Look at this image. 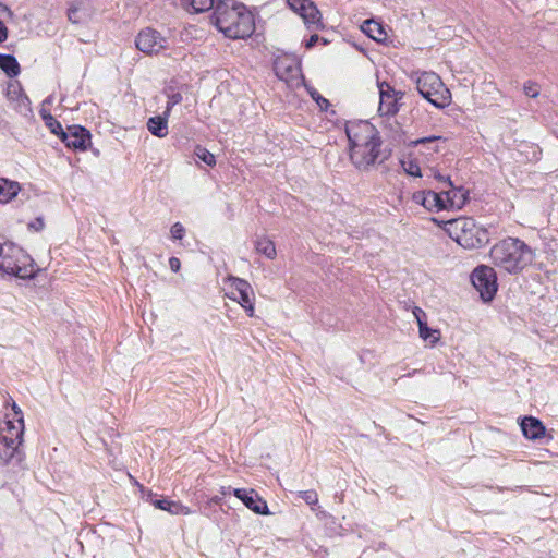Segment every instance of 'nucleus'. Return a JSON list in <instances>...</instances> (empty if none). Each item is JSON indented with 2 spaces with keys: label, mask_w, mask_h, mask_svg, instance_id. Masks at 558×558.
<instances>
[{
  "label": "nucleus",
  "mask_w": 558,
  "mask_h": 558,
  "mask_svg": "<svg viewBox=\"0 0 558 558\" xmlns=\"http://www.w3.org/2000/svg\"><path fill=\"white\" fill-rule=\"evenodd\" d=\"M350 160L360 170H368L379 156L381 138L378 130L368 121H353L345 126Z\"/></svg>",
  "instance_id": "f257e3e1"
},
{
  "label": "nucleus",
  "mask_w": 558,
  "mask_h": 558,
  "mask_svg": "<svg viewBox=\"0 0 558 558\" xmlns=\"http://www.w3.org/2000/svg\"><path fill=\"white\" fill-rule=\"evenodd\" d=\"M211 22L230 39H245L255 32L253 13L245 5L231 0L216 5Z\"/></svg>",
  "instance_id": "f03ea898"
},
{
  "label": "nucleus",
  "mask_w": 558,
  "mask_h": 558,
  "mask_svg": "<svg viewBox=\"0 0 558 558\" xmlns=\"http://www.w3.org/2000/svg\"><path fill=\"white\" fill-rule=\"evenodd\" d=\"M490 258L496 267L509 274H519L533 263L535 253L523 241L507 238L492 247Z\"/></svg>",
  "instance_id": "7ed1b4c3"
},
{
  "label": "nucleus",
  "mask_w": 558,
  "mask_h": 558,
  "mask_svg": "<svg viewBox=\"0 0 558 558\" xmlns=\"http://www.w3.org/2000/svg\"><path fill=\"white\" fill-rule=\"evenodd\" d=\"M5 413L0 423V464H9L17 454L23 441V412L14 401L7 402Z\"/></svg>",
  "instance_id": "20e7f679"
},
{
  "label": "nucleus",
  "mask_w": 558,
  "mask_h": 558,
  "mask_svg": "<svg viewBox=\"0 0 558 558\" xmlns=\"http://www.w3.org/2000/svg\"><path fill=\"white\" fill-rule=\"evenodd\" d=\"M39 271L32 256L20 245L0 239V275L33 279Z\"/></svg>",
  "instance_id": "39448f33"
},
{
  "label": "nucleus",
  "mask_w": 558,
  "mask_h": 558,
  "mask_svg": "<svg viewBox=\"0 0 558 558\" xmlns=\"http://www.w3.org/2000/svg\"><path fill=\"white\" fill-rule=\"evenodd\" d=\"M448 235L464 248H477L489 241L487 231L471 218H458L445 223Z\"/></svg>",
  "instance_id": "423d86ee"
},
{
  "label": "nucleus",
  "mask_w": 558,
  "mask_h": 558,
  "mask_svg": "<svg viewBox=\"0 0 558 558\" xmlns=\"http://www.w3.org/2000/svg\"><path fill=\"white\" fill-rule=\"evenodd\" d=\"M416 88L422 97L433 106L444 109L451 104V92L446 87L441 77L435 72H416L413 74Z\"/></svg>",
  "instance_id": "0eeeda50"
},
{
  "label": "nucleus",
  "mask_w": 558,
  "mask_h": 558,
  "mask_svg": "<svg viewBox=\"0 0 558 558\" xmlns=\"http://www.w3.org/2000/svg\"><path fill=\"white\" fill-rule=\"evenodd\" d=\"M226 295L238 302L250 317L255 315V293L252 286L244 279L228 277Z\"/></svg>",
  "instance_id": "6e6552de"
},
{
  "label": "nucleus",
  "mask_w": 558,
  "mask_h": 558,
  "mask_svg": "<svg viewBox=\"0 0 558 558\" xmlns=\"http://www.w3.org/2000/svg\"><path fill=\"white\" fill-rule=\"evenodd\" d=\"M377 88L379 93L378 114L380 117L396 116L401 106L404 93L397 90L386 81L377 80Z\"/></svg>",
  "instance_id": "1a4fd4ad"
},
{
  "label": "nucleus",
  "mask_w": 558,
  "mask_h": 558,
  "mask_svg": "<svg viewBox=\"0 0 558 558\" xmlns=\"http://www.w3.org/2000/svg\"><path fill=\"white\" fill-rule=\"evenodd\" d=\"M471 280L484 302L494 299L498 286L496 272L492 267L485 265L476 267L471 275Z\"/></svg>",
  "instance_id": "9d476101"
},
{
  "label": "nucleus",
  "mask_w": 558,
  "mask_h": 558,
  "mask_svg": "<svg viewBox=\"0 0 558 558\" xmlns=\"http://www.w3.org/2000/svg\"><path fill=\"white\" fill-rule=\"evenodd\" d=\"M136 48L147 56L158 54L168 48V40L158 31L146 27L135 38Z\"/></svg>",
  "instance_id": "9b49d317"
},
{
  "label": "nucleus",
  "mask_w": 558,
  "mask_h": 558,
  "mask_svg": "<svg viewBox=\"0 0 558 558\" xmlns=\"http://www.w3.org/2000/svg\"><path fill=\"white\" fill-rule=\"evenodd\" d=\"M287 3L293 12L302 17L308 29L324 28L322 14L312 0H287Z\"/></svg>",
  "instance_id": "f8f14e48"
},
{
  "label": "nucleus",
  "mask_w": 558,
  "mask_h": 558,
  "mask_svg": "<svg viewBox=\"0 0 558 558\" xmlns=\"http://www.w3.org/2000/svg\"><path fill=\"white\" fill-rule=\"evenodd\" d=\"M275 71L277 76L292 84L301 77V68L299 61L290 56H280L275 61Z\"/></svg>",
  "instance_id": "ddd939ff"
},
{
  "label": "nucleus",
  "mask_w": 558,
  "mask_h": 558,
  "mask_svg": "<svg viewBox=\"0 0 558 558\" xmlns=\"http://www.w3.org/2000/svg\"><path fill=\"white\" fill-rule=\"evenodd\" d=\"M412 201L423 206L426 210L438 213L441 210H448L445 194L436 193L434 191H417L412 194Z\"/></svg>",
  "instance_id": "4468645a"
},
{
  "label": "nucleus",
  "mask_w": 558,
  "mask_h": 558,
  "mask_svg": "<svg viewBox=\"0 0 558 558\" xmlns=\"http://www.w3.org/2000/svg\"><path fill=\"white\" fill-rule=\"evenodd\" d=\"M5 96L12 107L20 113L26 116L32 112L31 100L19 81H12L8 84Z\"/></svg>",
  "instance_id": "2eb2a0df"
},
{
  "label": "nucleus",
  "mask_w": 558,
  "mask_h": 558,
  "mask_svg": "<svg viewBox=\"0 0 558 558\" xmlns=\"http://www.w3.org/2000/svg\"><path fill=\"white\" fill-rule=\"evenodd\" d=\"M61 141L72 149L86 150L90 144L89 132L80 125L68 126L64 133H62Z\"/></svg>",
  "instance_id": "dca6fc26"
},
{
  "label": "nucleus",
  "mask_w": 558,
  "mask_h": 558,
  "mask_svg": "<svg viewBox=\"0 0 558 558\" xmlns=\"http://www.w3.org/2000/svg\"><path fill=\"white\" fill-rule=\"evenodd\" d=\"M233 494L253 512L264 515L270 513L267 502L254 489L235 488Z\"/></svg>",
  "instance_id": "f3484780"
},
{
  "label": "nucleus",
  "mask_w": 558,
  "mask_h": 558,
  "mask_svg": "<svg viewBox=\"0 0 558 558\" xmlns=\"http://www.w3.org/2000/svg\"><path fill=\"white\" fill-rule=\"evenodd\" d=\"M413 315L415 316L418 325V333L423 341L429 347H435L440 340V331L432 329L427 326L426 314L420 307H414Z\"/></svg>",
  "instance_id": "a211bd4d"
},
{
  "label": "nucleus",
  "mask_w": 558,
  "mask_h": 558,
  "mask_svg": "<svg viewBox=\"0 0 558 558\" xmlns=\"http://www.w3.org/2000/svg\"><path fill=\"white\" fill-rule=\"evenodd\" d=\"M153 497V493H148V498ZM150 502L160 510L167 511L172 515H189L192 513L191 509L180 501L169 499H150Z\"/></svg>",
  "instance_id": "6ab92c4d"
},
{
  "label": "nucleus",
  "mask_w": 558,
  "mask_h": 558,
  "mask_svg": "<svg viewBox=\"0 0 558 558\" xmlns=\"http://www.w3.org/2000/svg\"><path fill=\"white\" fill-rule=\"evenodd\" d=\"M520 426L523 435L531 440H536L544 437L546 432L543 423L538 418L533 416L523 417L520 423Z\"/></svg>",
  "instance_id": "aec40b11"
},
{
  "label": "nucleus",
  "mask_w": 558,
  "mask_h": 558,
  "mask_svg": "<svg viewBox=\"0 0 558 558\" xmlns=\"http://www.w3.org/2000/svg\"><path fill=\"white\" fill-rule=\"evenodd\" d=\"M22 186L17 181L0 178V204H9L21 192Z\"/></svg>",
  "instance_id": "412c9836"
},
{
  "label": "nucleus",
  "mask_w": 558,
  "mask_h": 558,
  "mask_svg": "<svg viewBox=\"0 0 558 558\" xmlns=\"http://www.w3.org/2000/svg\"><path fill=\"white\" fill-rule=\"evenodd\" d=\"M448 210L461 209L468 201V191L462 187H451L444 192Z\"/></svg>",
  "instance_id": "4be33fe9"
},
{
  "label": "nucleus",
  "mask_w": 558,
  "mask_h": 558,
  "mask_svg": "<svg viewBox=\"0 0 558 558\" xmlns=\"http://www.w3.org/2000/svg\"><path fill=\"white\" fill-rule=\"evenodd\" d=\"M361 29L364 34L377 43H386L388 40V34L384 25L375 20L365 21L362 24Z\"/></svg>",
  "instance_id": "5701e85b"
},
{
  "label": "nucleus",
  "mask_w": 558,
  "mask_h": 558,
  "mask_svg": "<svg viewBox=\"0 0 558 558\" xmlns=\"http://www.w3.org/2000/svg\"><path fill=\"white\" fill-rule=\"evenodd\" d=\"M168 117L165 116H156L151 117L147 121L148 131L159 138H163L168 135Z\"/></svg>",
  "instance_id": "b1692460"
},
{
  "label": "nucleus",
  "mask_w": 558,
  "mask_h": 558,
  "mask_svg": "<svg viewBox=\"0 0 558 558\" xmlns=\"http://www.w3.org/2000/svg\"><path fill=\"white\" fill-rule=\"evenodd\" d=\"M255 251L264 255L266 258L274 260L277 257L276 245L272 240L267 236H258L254 243Z\"/></svg>",
  "instance_id": "393cba45"
},
{
  "label": "nucleus",
  "mask_w": 558,
  "mask_h": 558,
  "mask_svg": "<svg viewBox=\"0 0 558 558\" xmlns=\"http://www.w3.org/2000/svg\"><path fill=\"white\" fill-rule=\"evenodd\" d=\"M0 69L10 77H15L21 72L17 60L11 54H0Z\"/></svg>",
  "instance_id": "a878e982"
},
{
  "label": "nucleus",
  "mask_w": 558,
  "mask_h": 558,
  "mask_svg": "<svg viewBox=\"0 0 558 558\" xmlns=\"http://www.w3.org/2000/svg\"><path fill=\"white\" fill-rule=\"evenodd\" d=\"M446 142V138H444L442 136H430V137H423V138H418L416 141L413 142V144L415 146L417 145H423V146H426L427 150H433L435 153H438L439 151V143H445Z\"/></svg>",
  "instance_id": "bb28decb"
},
{
  "label": "nucleus",
  "mask_w": 558,
  "mask_h": 558,
  "mask_svg": "<svg viewBox=\"0 0 558 558\" xmlns=\"http://www.w3.org/2000/svg\"><path fill=\"white\" fill-rule=\"evenodd\" d=\"M41 118L45 121V124L49 130L58 135L60 138L62 137V133L65 131L62 129V125L60 122H58L50 113H48L46 110L40 111Z\"/></svg>",
  "instance_id": "cd10ccee"
},
{
  "label": "nucleus",
  "mask_w": 558,
  "mask_h": 558,
  "mask_svg": "<svg viewBox=\"0 0 558 558\" xmlns=\"http://www.w3.org/2000/svg\"><path fill=\"white\" fill-rule=\"evenodd\" d=\"M194 155L196 156L197 159H199L209 167H214L216 165L215 155L203 146L197 145L194 149Z\"/></svg>",
  "instance_id": "c85d7f7f"
},
{
  "label": "nucleus",
  "mask_w": 558,
  "mask_h": 558,
  "mask_svg": "<svg viewBox=\"0 0 558 558\" xmlns=\"http://www.w3.org/2000/svg\"><path fill=\"white\" fill-rule=\"evenodd\" d=\"M184 2L195 13L205 12L214 5V0H184Z\"/></svg>",
  "instance_id": "c756f323"
},
{
  "label": "nucleus",
  "mask_w": 558,
  "mask_h": 558,
  "mask_svg": "<svg viewBox=\"0 0 558 558\" xmlns=\"http://www.w3.org/2000/svg\"><path fill=\"white\" fill-rule=\"evenodd\" d=\"M402 168L409 175L416 177V178L422 177L421 168L415 160H411V159L403 160Z\"/></svg>",
  "instance_id": "7c9ffc66"
},
{
  "label": "nucleus",
  "mask_w": 558,
  "mask_h": 558,
  "mask_svg": "<svg viewBox=\"0 0 558 558\" xmlns=\"http://www.w3.org/2000/svg\"><path fill=\"white\" fill-rule=\"evenodd\" d=\"M300 497L310 506H315L318 502V495L315 490H304L299 493Z\"/></svg>",
  "instance_id": "2f4dec72"
},
{
  "label": "nucleus",
  "mask_w": 558,
  "mask_h": 558,
  "mask_svg": "<svg viewBox=\"0 0 558 558\" xmlns=\"http://www.w3.org/2000/svg\"><path fill=\"white\" fill-rule=\"evenodd\" d=\"M524 94L531 98H536L539 95V87L534 82H526L523 86Z\"/></svg>",
  "instance_id": "473e14b6"
},
{
  "label": "nucleus",
  "mask_w": 558,
  "mask_h": 558,
  "mask_svg": "<svg viewBox=\"0 0 558 558\" xmlns=\"http://www.w3.org/2000/svg\"><path fill=\"white\" fill-rule=\"evenodd\" d=\"M170 234L173 240H181L185 234V229L182 223L175 222L170 229Z\"/></svg>",
  "instance_id": "72a5a7b5"
},
{
  "label": "nucleus",
  "mask_w": 558,
  "mask_h": 558,
  "mask_svg": "<svg viewBox=\"0 0 558 558\" xmlns=\"http://www.w3.org/2000/svg\"><path fill=\"white\" fill-rule=\"evenodd\" d=\"M181 101H182V96L179 93H174V94L170 95L167 106H166L165 116H169L173 106L180 104Z\"/></svg>",
  "instance_id": "f704fd0d"
},
{
  "label": "nucleus",
  "mask_w": 558,
  "mask_h": 558,
  "mask_svg": "<svg viewBox=\"0 0 558 558\" xmlns=\"http://www.w3.org/2000/svg\"><path fill=\"white\" fill-rule=\"evenodd\" d=\"M308 93H310L311 97L317 102V105L319 106V108L322 110L327 109L329 102L326 98L320 96L316 90H314L312 88H308Z\"/></svg>",
  "instance_id": "c9c22d12"
},
{
  "label": "nucleus",
  "mask_w": 558,
  "mask_h": 558,
  "mask_svg": "<svg viewBox=\"0 0 558 558\" xmlns=\"http://www.w3.org/2000/svg\"><path fill=\"white\" fill-rule=\"evenodd\" d=\"M27 227L29 230H32L34 232H39V231L44 230V228H45V220L43 217H37V218L33 219L32 221H29Z\"/></svg>",
  "instance_id": "e433bc0d"
},
{
  "label": "nucleus",
  "mask_w": 558,
  "mask_h": 558,
  "mask_svg": "<svg viewBox=\"0 0 558 558\" xmlns=\"http://www.w3.org/2000/svg\"><path fill=\"white\" fill-rule=\"evenodd\" d=\"M169 266H170V269L174 272H178L181 268V262L179 258L177 257H170L169 258Z\"/></svg>",
  "instance_id": "4c0bfd02"
},
{
  "label": "nucleus",
  "mask_w": 558,
  "mask_h": 558,
  "mask_svg": "<svg viewBox=\"0 0 558 558\" xmlns=\"http://www.w3.org/2000/svg\"><path fill=\"white\" fill-rule=\"evenodd\" d=\"M0 16H7L13 19V12L4 4L0 2Z\"/></svg>",
  "instance_id": "58836bf2"
},
{
  "label": "nucleus",
  "mask_w": 558,
  "mask_h": 558,
  "mask_svg": "<svg viewBox=\"0 0 558 558\" xmlns=\"http://www.w3.org/2000/svg\"><path fill=\"white\" fill-rule=\"evenodd\" d=\"M8 38V28L3 24V22L0 21V43H3Z\"/></svg>",
  "instance_id": "ea45409f"
},
{
  "label": "nucleus",
  "mask_w": 558,
  "mask_h": 558,
  "mask_svg": "<svg viewBox=\"0 0 558 558\" xmlns=\"http://www.w3.org/2000/svg\"><path fill=\"white\" fill-rule=\"evenodd\" d=\"M318 35H312L310 39L305 43V47L307 49L312 48L318 41Z\"/></svg>",
  "instance_id": "a19ab883"
},
{
  "label": "nucleus",
  "mask_w": 558,
  "mask_h": 558,
  "mask_svg": "<svg viewBox=\"0 0 558 558\" xmlns=\"http://www.w3.org/2000/svg\"><path fill=\"white\" fill-rule=\"evenodd\" d=\"M210 501L214 502V504H218V502H220V498L219 497H213Z\"/></svg>",
  "instance_id": "79ce46f5"
},
{
  "label": "nucleus",
  "mask_w": 558,
  "mask_h": 558,
  "mask_svg": "<svg viewBox=\"0 0 558 558\" xmlns=\"http://www.w3.org/2000/svg\"><path fill=\"white\" fill-rule=\"evenodd\" d=\"M229 489H230V488H225V487H222L221 493L225 495V494H227V490H229Z\"/></svg>",
  "instance_id": "37998d69"
}]
</instances>
